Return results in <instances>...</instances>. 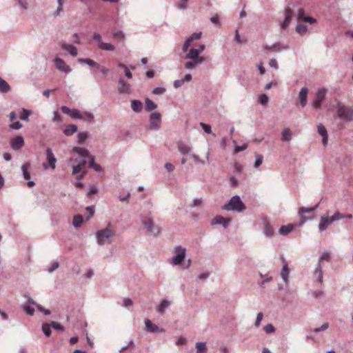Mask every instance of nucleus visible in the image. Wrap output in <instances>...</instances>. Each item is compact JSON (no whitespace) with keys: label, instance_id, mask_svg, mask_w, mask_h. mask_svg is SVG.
<instances>
[{"label":"nucleus","instance_id":"1","mask_svg":"<svg viewBox=\"0 0 353 353\" xmlns=\"http://www.w3.org/2000/svg\"><path fill=\"white\" fill-rule=\"evenodd\" d=\"M246 207L245 204L241 200V198L238 195L233 196L229 200L228 203L224 204L222 206V209L227 211H236L241 212L245 210Z\"/></svg>","mask_w":353,"mask_h":353},{"label":"nucleus","instance_id":"12","mask_svg":"<svg viewBox=\"0 0 353 353\" xmlns=\"http://www.w3.org/2000/svg\"><path fill=\"white\" fill-rule=\"evenodd\" d=\"M293 17V12L290 8L288 7L285 9V18L283 22L281 23V28L283 30L286 29Z\"/></svg>","mask_w":353,"mask_h":353},{"label":"nucleus","instance_id":"63","mask_svg":"<svg viewBox=\"0 0 353 353\" xmlns=\"http://www.w3.org/2000/svg\"><path fill=\"white\" fill-rule=\"evenodd\" d=\"M263 318V314L262 312H259L257 314L256 319L254 323V325L256 327H259L261 324V322Z\"/></svg>","mask_w":353,"mask_h":353},{"label":"nucleus","instance_id":"58","mask_svg":"<svg viewBox=\"0 0 353 353\" xmlns=\"http://www.w3.org/2000/svg\"><path fill=\"white\" fill-rule=\"evenodd\" d=\"M83 114V119L85 121H92L94 119V115L90 112H85Z\"/></svg>","mask_w":353,"mask_h":353},{"label":"nucleus","instance_id":"13","mask_svg":"<svg viewBox=\"0 0 353 353\" xmlns=\"http://www.w3.org/2000/svg\"><path fill=\"white\" fill-rule=\"evenodd\" d=\"M231 219L229 218H224L220 215L216 216L211 221V224L221 225L223 228H227L228 224L230 223Z\"/></svg>","mask_w":353,"mask_h":353},{"label":"nucleus","instance_id":"49","mask_svg":"<svg viewBox=\"0 0 353 353\" xmlns=\"http://www.w3.org/2000/svg\"><path fill=\"white\" fill-rule=\"evenodd\" d=\"M161 115L158 112H154L150 114V120H154L160 122L161 121Z\"/></svg>","mask_w":353,"mask_h":353},{"label":"nucleus","instance_id":"14","mask_svg":"<svg viewBox=\"0 0 353 353\" xmlns=\"http://www.w3.org/2000/svg\"><path fill=\"white\" fill-rule=\"evenodd\" d=\"M333 222H330V219H328V214L322 215L321 216L320 223L319 224V230L322 232L325 231L328 226L332 224Z\"/></svg>","mask_w":353,"mask_h":353},{"label":"nucleus","instance_id":"5","mask_svg":"<svg viewBox=\"0 0 353 353\" xmlns=\"http://www.w3.org/2000/svg\"><path fill=\"white\" fill-rule=\"evenodd\" d=\"M46 156L48 160L47 163H44L43 164V167L44 169H48V168L54 170L56 167L57 159L54 157L52 150L48 148L46 150Z\"/></svg>","mask_w":353,"mask_h":353},{"label":"nucleus","instance_id":"39","mask_svg":"<svg viewBox=\"0 0 353 353\" xmlns=\"http://www.w3.org/2000/svg\"><path fill=\"white\" fill-rule=\"evenodd\" d=\"M143 225L149 233H153L154 222L152 219H149L143 222Z\"/></svg>","mask_w":353,"mask_h":353},{"label":"nucleus","instance_id":"54","mask_svg":"<svg viewBox=\"0 0 353 353\" xmlns=\"http://www.w3.org/2000/svg\"><path fill=\"white\" fill-rule=\"evenodd\" d=\"M200 126L203 128L204 132H206L207 134L212 133V128H211V126L210 125L206 124V123H203V122H201L200 123Z\"/></svg>","mask_w":353,"mask_h":353},{"label":"nucleus","instance_id":"11","mask_svg":"<svg viewBox=\"0 0 353 353\" xmlns=\"http://www.w3.org/2000/svg\"><path fill=\"white\" fill-rule=\"evenodd\" d=\"M10 146L14 150H19L24 145V139L22 136H17L10 141Z\"/></svg>","mask_w":353,"mask_h":353},{"label":"nucleus","instance_id":"31","mask_svg":"<svg viewBox=\"0 0 353 353\" xmlns=\"http://www.w3.org/2000/svg\"><path fill=\"white\" fill-rule=\"evenodd\" d=\"M73 152L80 154L82 156L81 158L86 159L89 155V151L88 149L81 147H74L73 148Z\"/></svg>","mask_w":353,"mask_h":353},{"label":"nucleus","instance_id":"29","mask_svg":"<svg viewBox=\"0 0 353 353\" xmlns=\"http://www.w3.org/2000/svg\"><path fill=\"white\" fill-rule=\"evenodd\" d=\"M294 227L293 224L284 225L280 228L279 232L281 235H287L294 229Z\"/></svg>","mask_w":353,"mask_h":353},{"label":"nucleus","instance_id":"3","mask_svg":"<svg viewBox=\"0 0 353 353\" xmlns=\"http://www.w3.org/2000/svg\"><path fill=\"white\" fill-rule=\"evenodd\" d=\"M96 239L99 245H104L111 242L112 237L114 235V232L108 227L103 230L96 232Z\"/></svg>","mask_w":353,"mask_h":353},{"label":"nucleus","instance_id":"40","mask_svg":"<svg viewBox=\"0 0 353 353\" xmlns=\"http://www.w3.org/2000/svg\"><path fill=\"white\" fill-rule=\"evenodd\" d=\"M319 207V203L312 208L301 207L299 210V214L314 212Z\"/></svg>","mask_w":353,"mask_h":353},{"label":"nucleus","instance_id":"25","mask_svg":"<svg viewBox=\"0 0 353 353\" xmlns=\"http://www.w3.org/2000/svg\"><path fill=\"white\" fill-rule=\"evenodd\" d=\"M78 130V127L77 125H74V124H70L66 126V128H65V130H63V134L65 135V136H71L72 135L74 132H76Z\"/></svg>","mask_w":353,"mask_h":353},{"label":"nucleus","instance_id":"61","mask_svg":"<svg viewBox=\"0 0 353 353\" xmlns=\"http://www.w3.org/2000/svg\"><path fill=\"white\" fill-rule=\"evenodd\" d=\"M329 327L328 323H324L321 327H316L314 330V332L316 333L320 332L321 331H325Z\"/></svg>","mask_w":353,"mask_h":353},{"label":"nucleus","instance_id":"62","mask_svg":"<svg viewBox=\"0 0 353 353\" xmlns=\"http://www.w3.org/2000/svg\"><path fill=\"white\" fill-rule=\"evenodd\" d=\"M93 39L97 41L99 48L100 47L101 43H103L101 36L99 33L94 32L93 34Z\"/></svg>","mask_w":353,"mask_h":353},{"label":"nucleus","instance_id":"60","mask_svg":"<svg viewBox=\"0 0 353 353\" xmlns=\"http://www.w3.org/2000/svg\"><path fill=\"white\" fill-rule=\"evenodd\" d=\"M192 42L191 38H188L185 40L182 47L183 52H185L188 50Z\"/></svg>","mask_w":353,"mask_h":353},{"label":"nucleus","instance_id":"7","mask_svg":"<svg viewBox=\"0 0 353 353\" xmlns=\"http://www.w3.org/2000/svg\"><path fill=\"white\" fill-rule=\"evenodd\" d=\"M326 90L324 88L319 89L316 92L315 99L312 102V105L315 108H320L321 103L325 98Z\"/></svg>","mask_w":353,"mask_h":353},{"label":"nucleus","instance_id":"47","mask_svg":"<svg viewBox=\"0 0 353 353\" xmlns=\"http://www.w3.org/2000/svg\"><path fill=\"white\" fill-rule=\"evenodd\" d=\"M113 37L115 39L123 40L125 38V34L122 31H116L112 33Z\"/></svg>","mask_w":353,"mask_h":353},{"label":"nucleus","instance_id":"24","mask_svg":"<svg viewBox=\"0 0 353 353\" xmlns=\"http://www.w3.org/2000/svg\"><path fill=\"white\" fill-rule=\"evenodd\" d=\"M131 108L135 112H140L143 109V103L139 100H132Z\"/></svg>","mask_w":353,"mask_h":353},{"label":"nucleus","instance_id":"36","mask_svg":"<svg viewBox=\"0 0 353 353\" xmlns=\"http://www.w3.org/2000/svg\"><path fill=\"white\" fill-rule=\"evenodd\" d=\"M83 221V216L80 214H77L73 217L72 225L76 228H79L81 225Z\"/></svg>","mask_w":353,"mask_h":353},{"label":"nucleus","instance_id":"51","mask_svg":"<svg viewBox=\"0 0 353 353\" xmlns=\"http://www.w3.org/2000/svg\"><path fill=\"white\" fill-rule=\"evenodd\" d=\"M317 129H318V132L320 135L323 136V135L327 134V130L323 124L319 123L317 125Z\"/></svg>","mask_w":353,"mask_h":353},{"label":"nucleus","instance_id":"9","mask_svg":"<svg viewBox=\"0 0 353 353\" xmlns=\"http://www.w3.org/2000/svg\"><path fill=\"white\" fill-rule=\"evenodd\" d=\"M61 110L63 113L68 114L72 119H83L82 113L77 109H70L68 107L63 105L61 108Z\"/></svg>","mask_w":353,"mask_h":353},{"label":"nucleus","instance_id":"23","mask_svg":"<svg viewBox=\"0 0 353 353\" xmlns=\"http://www.w3.org/2000/svg\"><path fill=\"white\" fill-rule=\"evenodd\" d=\"M263 234L266 237H272L274 235V230L268 221L264 222Z\"/></svg>","mask_w":353,"mask_h":353},{"label":"nucleus","instance_id":"18","mask_svg":"<svg viewBox=\"0 0 353 353\" xmlns=\"http://www.w3.org/2000/svg\"><path fill=\"white\" fill-rule=\"evenodd\" d=\"M205 59H189V61H186L184 64V67L187 70H193L196 68L198 65L202 64L204 62Z\"/></svg>","mask_w":353,"mask_h":353},{"label":"nucleus","instance_id":"21","mask_svg":"<svg viewBox=\"0 0 353 353\" xmlns=\"http://www.w3.org/2000/svg\"><path fill=\"white\" fill-rule=\"evenodd\" d=\"M200 52L196 48H191L189 52L185 55V59H205L203 57L199 56Z\"/></svg>","mask_w":353,"mask_h":353},{"label":"nucleus","instance_id":"35","mask_svg":"<svg viewBox=\"0 0 353 353\" xmlns=\"http://www.w3.org/2000/svg\"><path fill=\"white\" fill-rule=\"evenodd\" d=\"M196 353H206L207 346L205 342H196L195 344Z\"/></svg>","mask_w":353,"mask_h":353},{"label":"nucleus","instance_id":"15","mask_svg":"<svg viewBox=\"0 0 353 353\" xmlns=\"http://www.w3.org/2000/svg\"><path fill=\"white\" fill-rule=\"evenodd\" d=\"M145 325L148 332L151 333L163 332V329L159 327L157 325L153 324L149 319L145 320Z\"/></svg>","mask_w":353,"mask_h":353},{"label":"nucleus","instance_id":"41","mask_svg":"<svg viewBox=\"0 0 353 353\" xmlns=\"http://www.w3.org/2000/svg\"><path fill=\"white\" fill-rule=\"evenodd\" d=\"M99 49L105 51H114L115 50V47L109 43H101Z\"/></svg>","mask_w":353,"mask_h":353},{"label":"nucleus","instance_id":"53","mask_svg":"<svg viewBox=\"0 0 353 353\" xmlns=\"http://www.w3.org/2000/svg\"><path fill=\"white\" fill-rule=\"evenodd\" d=\"M263 329L267 334H272L275 332V327L271 323L266 325Z\"/></svg>","mask_w":353,"mask_h":353},{"label":"nucleus","instance_id":"57","mask_svg":"<svg viewBox=\"0 0 353 353\" xmlns=\"http://www.w3.org/2000/svg\"><path fill=\"white\" fill-rule=\"evenodd\" d=\"M268 97L265 94H262L259 97V102L263 105H265L268 103Z\"/></svg>","mask_w":353,"mask_h":353},{"label":"nucleus","instance_id":"48","mask_svg":"<svg viewBox=\"0 0 353 353\" xmlns=\"http://www.w3.org/2000/svg\"><path fill=\"white\" fill-rule=\"evenodd\" d=\"M23 309L26 314L30 316H32L34 313V309L29 305H24Z\"/></svg>","mask_w":353,"mask_h":353},{"label":"nucleus","instance_id":"46","mask_svg":"<svg viewBox=\"0 0 353 353\" xmlns=\"http://www.w3.org/2000/svg\"><path fill=\"white\" fill-rule=\"evenodd\" d=\"M58 2V7L57 8V10L54 13V16H58L60 14L61 12L63 10V5L64 3L63 0H57Z\"/></svg>","mask_w":353,"mask_h":353},{"label":"nucleus","instance_id":"26","mask_svg":"<svg viewBox=\"0 0 353 353\" xmlns=\"http://www.w3.org/2000/svg\"><path fill=\"white\" fill-rule=\"evenodd\" d=\"M10 86L6 81L0 77V92L8 93L10 91Z\"/></svg>","mask_w":353,"mask_h":353},{"label":"nucleus","instance_id":"10","mask_svg":"<svg viewBox=\"0 0 353 353\" xmlns=\"http://www.w3.org/2000/svg\"><path fill=\"white\" fill-rule=\"evenodd\" d=\"M54 64L56 68L61 72L68 74L72 71L70 67L66 64V63L62 59L59 57H57L54 59Z\"/></svg>","mask_w":353,"mask_h":353},{"label":"nucleus","instance_id":"28","mask_svg":"<svg viewBox=\"0 0 353 353\" xmlns=\"http://www.w3.org/2000/svg\"><path fill=\"white\" fill-rule=\"evenodd\" d=\"M314 274L315 275H317V281L319 283H322L323 282V269L319 264V263H317L316 267L314 271Z\"/></svg>","mask_w":353,"mask_h":353},{"label":"nucleus","instance_id":"6","mask_svg":"<svg viewBox=\"0 0 353 353\" xmlns=\"http://www.w3.org/2000/svg\"><path fill=\"white\" fill-rule=\"evenodd\" d=\"M296 21L298 23H307L313 24L316 22V19L314 17L306 16L303 8H299L298 10Z\"/></svg>","mask_w":353,"mask_h":353},{"label":"nucleus","instance_id":"8","mask_svg":"<svg viewBox=\"0 0 353 353\" xmlns=\"http://www.w3.org/2000/svg\"><path fill=\"white\" fill-rule=\"evenodd\" d=\"M289 48L288 46L284 45L280 42H276L272 46L264 45L263 50L265 52H279L284 50H288Z\"/></svg>","mask_w":353,"mask_h":353},{"label":"nucleus","instance_id":"19","mask_svg":"<svg viewBox=\"0 0 353 353\" xmlns=\"http://www.w3.org/2000/svg\"><path fill=\"white\" fill-rule=\"evenodd\" d=\"M118 90L119 93H129L130 90V85L126 83L123 78L119 79Z\"/></svg>","mask_w":353,"mask_h":353},{"label":"nucleus","instance_id":"4","mask_svg":"<svg viewBox=\"0 0 353 353\" xmlns=\"http://www.w3.org/2000/svg\"><path fill=\"white\" fill-rule=\"evenodd\" d=\"M176 255L172 258V262L175 265H181L185 257L186 249L180 245L174 248Z\"/></svg>","mask_w":353,"mask_h":353},{"label":"nucleus","instance_id":"22","mask_svg":"<svg viewBox=\"0 0 353 353\" xmlns=\"http://www.w3.org/2000/svg\"><path fill=\"white\" fill-rule=\"evenodd\" d=\"M177 148L179 152L183 154H188L192 151V148L190 146L185 145L182 142L178 143Z\"/></svg>","mask_w":353,"mask_h":353},{"label":"nucleus","instance_id":"27","mask_svg":"<svg viewBox=\"0 0 353 353\" xmlns=\"http://www.w3.org/2000/svg\"><path fill=\"white\" fill-rule=\"evenodd\" d=\"M145 110L146 112H151L157 108V105L148 98L145 99Z\"/></svg>","mask_w":353,"mask_h":353},{"label":"nucleus","instance_id":"2","mask_svg":"<svg viewBox=\"0 0 353 353\" xmlns=\"http://www.w3.org/2000/svg\"><path fill=\"white\" fill-rule=\"evenodd\" d=\"M338 117L346 122H350L353 120V108L345 106L341 102H339L336 105Z\"/></svg>","mask_w":353,"mask_h":353},{"label":"nucleus","instance_id":"30","mask_svg":"<svg viewBox=\"0 0 353 353\" xmlns=\"http://www.w3.org/2000/svg\"><path fill=\"white\" fill-rule=\"evenodd\" d=\"M292 137V132L289 128L283 129L282 132L281 140L283 141H290Z\"/></svg>","mask_w":353,"mask_h":353},{"label":"nucleus","instance_id":"17","mask_svg":"<svg viewBox=\"0 0 353 353\" xmlns=\"http://www.w3.org/2000/svg\"><path fill=\"white\" fill-rule=\"evenodd\" d=\"M282 261L283 263V268L281 270V276L283 279V281L285 283L288 281V276H289V272H290V268L288 267V265L287 262L285 261V259L283 256H281Z\"/></svg>","mask_w":353,"mask_h":353},{"label":"nucleus","instance_id":"56","mask_svg":"<svg viewBox=\"0 0 353 353\" xmlns=\"http://www.w3.org/2000/svg\"><path fill=\"white\" fill-rule=\"evenodd\" d=\"M330 258V253L327 252H324L321 254V257L319 258L318 263H319V264H321V263L323 261H329Z\"/></svg>","mask_w":353,"mask_h":353},{"label":"nucleus","instance_id":"55","mask_svg":"<svg viewBox=\"0 0 353 353\" xmlns=\"http://www.w3.org/2000/svg\"><path fill=\"white\" fill-rule=\"evenodd\" d=\"M50 326H51V327H53L54 329L57 330H60V331L64 330V327L63 325H61L60 323L54 322V321H52V323H50Z\"/></svg>","mask_w":353,"mask_h":353},{"label":"nucleus","instance_id":"20","mask_svg":"<svg viewBox=\"0 0 353 353\" xmlns=\"http://www.w3.org/2000/svg\"><path fill=\"white\" fill-rule=\"evenodd\" d=\"M61 47L63 50L68 51L71 56L77 57V50L73 45L61 42Z\"/></svg>","mask_w":353,"mask_h":353},{"label":"nucleus","instance_id":"42","mask_svg":"<svg viewBox=\"0 0 353 353\" xmlns=\"http://www.w3.org/2000/svg\"><path fill=\"white\" fill-rule=\"evenodd\" d=\"M88 137L89 135L87 132H80L77 136L78 143H82L88 138Z\"/></svg>","mask_w":353,"mask_h":353},{"label":"nucleus","instance_id":"32","mask_svg":"<svg viewBox=\"0 0 353 353\" xmlns=\"http://www.w3.org/2000/svg\"><path fill=\"white\" fill-rule=\"evenodd\" d=\"M72 163H74L79 168L82 169L86 164V159L85 158H76L70 159Z\"/></svg>","mask_w":353,"mask_h":353},{"label":"nucleus","instance_id":"59","mask_svg":"<svg viewBox=\"0 0 353 353\" xmlns=\"http://www.w3.org/2000/svg\"><path fill=\"white\" fill-rule=\"evenodd\" d=\"M166 90L165 88L157 87L153 89L152 93L154 94H163L165 92Z\"/></svg>","mask_w":353,"mask_h":353},{"label":"nucleus","instance_id":"45","mask_svg":"<svg viewBox=\"0 0 353 353\" xmlns=\"http://www.w3.org/2000/svg\"><path fill=\"white\" fill-rule=\"evenodd\" d=\"M50 328H51V326H50V324H43L42 331L46 336H50L51 332H52Z\"/></svg>","mask_w":353,"mask_h":353},{"label":"nucleus","instance_id":"44","mask_svg":"<svg viewBox=\"0 0 353 353\" xmlns=\"http://www.w3.org/2000/svg\"><path fill=\"white\" fill-rule=\"evenodd\" d=\"M345 218V215L341 214L339 211L336 212L333 216L330 218V222H334Z\"/></svg>","mask_w":353,"mask_h":353},{"label":"nucleus","instance_id":"37","mask_svg":"<svg viewBox=\"0 0 353 353\" xmlns=\"http://www.w3.org/2000/svg\"><path fill=\"white\" fill-rule=\"evenodd\" d=\"M296 32L300 35H303L307 33V28L302 23L297 22V25L296 26Z\"/></svg>","mask_w":353,"mask_h":353},{"label":"nucleus","instance_id":"16","mask_svg":"<svg viewBox=\"0 0 353 353\" xmlns=\"http://www.w3.org/2000/svg\"><path fill=\"white\" fill-rule=\"evenodd\" d=\"M307 94H308V89L305 87L302 88L299 92V99L300 101L301 105L303 108L307 105Z\"/></svg>","mask_w":353,"mask_h":353},{"label":"nucleus","instance_id":"64","mask_svg":"<svg viewBox=\"0 0 353 353\" xmlns=\"http://www.w3.org/2000/svg\"><path fill=\"white\" fill-rule=\"evenodd\" d=\"M22 126H23V125L21 123H20L19 121H16L10 125V128L14 129V130H19V129L21 128Z\"/></svg>","mask_w":353,"mask_h":353},{"label":"nucleus","instance_id":"50","mask_svg":"<svg viewBox=\"0 0 353 353\" xmlns=\"http://www.w3.org/2000/svg\"><path fill=\"white\" fill-rule=\"evenodd\" d=\"M160 128V122H157L154 120H150V129L151 130H159Z\"/></svg>","mask_w":353,"mask_h":353},{"label":"nucleus","instance_id":"52","mask_svg":"<svg viewBox=\"0 0 353 353\" xmlns=\"http://www.w3.org/2000/svg\"><path fill=\"white\" fill-rule=\"evenodd\" d=\"M263 156L261 154H256L255 157L254 167L259 168L263 162Z\"/></svg>","mask_w":353,"mask_h":353},{"label":"nucleus","instance_id":"34","mask_svg":"<svg viewBox=\"0 0 353 353\" xmlns=\"http://www.w3.org/2000/svg\"><path fill=\"white\" fill-rule=\"evenodd\" d=\"M78 62L81 64H86V65H88L90 67L96 68H97V66L99 65L96 61H94L90 59H79Z\"/></svg>","mask_w":353,"mask_h":353},{"label":"nucleus","instance_id":"33","mask_svg":"<svg viewBox=\"0 0 353 353\" xmlns=\"http://www.w3.org/2000/svg\"><path fill=\"white\" fill-rule=\"evenodd\" d=\"M30 168V162L25 163L22 165V167H21V170H22V172H23V176L24 179H27V180L30 179V174L28 172V170H29Z\"/></svg>","mask_w":353,"mask_h":353},{"label":"nucleus","instance_id":"43","mask_svg":"<svg viewBox=\"0 0 353 353\" xmlns=\"http://www.w3.org/2000/svg\"><path fill=\"white\" fill-rule=\"evenodd\" d=\"M31 114V111L27 109L23 108L21 114V119L25 121H29V117Z\"/></svg>","mask_w":353,"mask_h":353},{"label":"nucleus","instance_id":"38","mask_svg":"<svg viewBox=\"0 0 353 353\" xmlns=\"http://www.w3.org/2000/svg\"><path fill=\"white\" fill-rule=\"evenodd\" d=\"M170 303L168 300H163L159 306L157 307V312L159 313L163 314L164 312V310L166 307H168L170 305Z\"/></svg>","mask_w":353,"mask_h":353}]
</instances>
